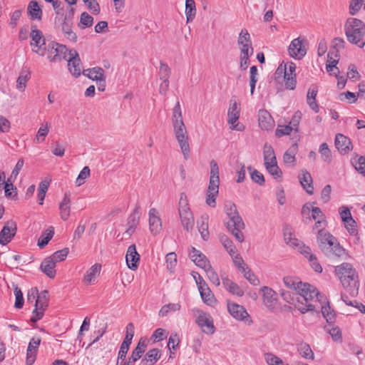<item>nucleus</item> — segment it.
<instances>
[{
  "mask_svg": "<svg viewBox=\"0 0 365 365\" xmlns=\"http://www.w3.org/2000/svg\"><path fill=\"white\" fill-rule=\"evenodd\" d=\"M185 12L187 23L192 21L196 15V6L194 0H185Z\"/></svg>",
  "mask_w": 365,
  "mask_h": 365,
  "instance_id": "obj_39",
  "label": "nucleus"
},
{
  "mask_svg": "<svg viewBox=\"0 0 365 365\" xmlns=\"http://www.w3.org/2000/svg\"><path fill=\"white\" fill-rule=\"evenodd\" d=\"M238 119L239 115H232L228 119V123L232 130L242 131L245 129V125L242 123L237 122Z\"/></svg>",
  "mask_w": 365,
  "mask_h": 365,
  "instance_id": "obj_57",
  "label": "nucleus"
},
{
  "mask_svg": "<svg viewBox=\"0 0 365 365\" xmlns=\"http://www.w3.org/2000/svg\"><path fill=\"white\" fill-rule=\"evenodd\" d=\"M288 51L290 56L297 59L302 58L307 53V50L302 45V41L300 40V38H294L291 42Z\"/></svg>",
  "mask_w": 365,
  "mask_h": 365,
  "instance_id": "obj_20",
  "label": "nucleus"
},
{
  "mask_svg": "<svg viewBox=\"0 0 365 365\" xmlns=\"http://www.w3.org/2000/svg\"><path fill=\"white\" fill-rule=\"evenodd\" d=\"M319 153L323 161L330 163L332 160L331 153L327 143H323L319 146Z\"/></svg>",
  "mask_w": 365,
  "mask_h": 365,
  "instance_id": "obj_43",
  "label": "nucleus"
},
{
  "mask_svg": "<svg viewBox=\"0 0 365 365\" xmlns=\"http://www.w3.org/2000/svg\"><path fill=\"white\" fill-rule=\"evenodd\" d=\"M258 121L259 126L264 130H272L275 125L272 115H259Z\"/></svg>",
  "mask_w": 365,
  "mask_h": 365,
  "instance_id": "obj_37",
  "label": "nucleus"
},
{
  "mask_svg": "<svg viewBox=\"0 0 365 365\" xmlns=\"http://www.w3.org/2000/svg\"><path fill=\"white\" fill-rule=\"evenodd\" d=\"M280 294L285 302L291 304H294L297 308V304L299 303L298 301L296 299L298 295L297 292H294L292 294L289 291L281 290Z\"/></svg>",
  "mask_w": 365,
  "mask_h": 365,
  "instance_id": "obj_49",
  "label": "nucleus"
},
{
  "mask_svg": "<svg viewBox=\"0 0 365 365\" xmlns=\"http://www.w3.org/2000/svg\"><path fill=\"white\" fill-rule=\"evenodd\" d=\"M160 358V351L158 349H153L145 354V359L155 364Z\"/></svg>",
  "mask_w": 365,
  "mask_h": 365,
  "instance_id": "obj_59",
  "label": "nucleus"
},
{
  "mask_svg": "<svg viewBox=\"0 0 365 365\" xmlns=\"http://www.w3.org/2000/svg\"><path fill=\"white\" fill-rule=\"evenodd\" d=\"M298 351L303 358L314 359V353L308 344L301 343L299 345Z\"/></svg>",
  "mask_w": 365,
  "mask_h": 365,
  "instance_id": "obj_44",
  "label": "nucleus"
},
{
  "mask_svg": "<svg viewBox=\"0 0 365 365\" xmlns=\"http://www.w3.org/2000/svg\"><path fill=\"white\" fill-rule=\"evenodd\" d=\"M48 124L47 123L42 124L40 128L38 129L36 136V140L38 143L42 142L44 140L45 137L47 135L48 133Z\"/></svg>",
  "mask_w": 365,
  "mask_h": 365,
  "instance_id": "obj_61",
  "label": "nucleus"
},
{
  "mask_svg": "<svg viewBox=\"0 0 365 365\" xmlns=\"http://www.w3.org/2000/svg\"><path fill=\"white\" fill-rule=\"evenodd\" d=\"M90 168L88 166H85L80 173L78 174V178L76 180V184L77 186H81L86 182V180L90 176Z\"/></svg>",
  "mask_w": 365,
  "mask_h": 365,
  "instance_id": "obj_55",
  "label": "nucleus"
},
{
  "mask_svg": "<svg viewBox=\"0 0 365 365\" xmlns=\"http://www.w3.org/2000/svg\"><path fill=\"white\" fill-rule=\"evenodd\" d=\"M317 244L322 252L328 257H342L346 250L339 245L336 238L327 230L320 229L317 237Z\"/></svg>",
  "mask_w": 365,
  "mask_h": 365,
  "instance_id": "obj_2",
  "label": "nucleus"
},
{
  "mask_svg": "<svg viewBox=\"0 0 365 365\" xmlns=\"http://www.w3.org/2000/svg\"><path fill=\"white\" fill-rule=\"evenodd\" d=\"M146 346L147 342L145 339H140L137 346L132 352L130 359H132L133 361H136L138 360L141 357L143 353L145 352Z\"/></svg>",
  "mask_w": 365,
  "mask_h": 365,
  "instance_id": "obj_41",
  "label": "nucleus"
},
{
  "mask_svg": "<svg viewBox=\"0 0 365 365\" xmlns=\"http://www.w3.org/2000/svg\"><path fill=\"white\" fill-rule=\"evenodd\" d=\"M180 305L178 303L176 304H168L166 305H164L161 307L159 315L160 317H165L170 312H177L180 310Z\"/></svg>",
  "mask_w": 365,
  "mask_h": 365,
  "instance_id": "obj_53",
  "label": "nucleus"
},
{
  "mask_svg": "<svg viewBox=\"0 0 365 365\" xmlns=\"http://www.w3.org/2000/svg\"><path fill=\"white\" fill-rule=\"evenodd\" d=\"M203 269L206 272L210 282L213 284H215L216 286H219L220 284V279L218 277L217 274L215 272V271L212 267V266L210 264L207 267H206L205 268H204Z\"/></svg>",
  "mask_w": 365,
  "mask_h": 365,
  "instance_id": "obj_51",
  "label": "nucleus"
},
{
  "mask_svg": "<svg viewBox=\"0 0 365 365\" xmlns=\"http://www.w3.org/2000/svg\"><path fill=\"white\" fill-rule=\"evenodd\" d=\"M199 292L205 303L211 305L214 302V296L206 283H203V285H199Z\"/></svg>",
  "mask_w": 365,
  "mask_h": 365,
  "instance_id": "obj_35",
  "label": "nucleus"
},
{
  "mask_svg": "<svg viewBox=\"0 0 365 365\" xmlns=\"http://www.w3.org/2000/svg\"><path fill=\"white\" fill-rule=\"evenodd\" d=\"M225 211L230 219L227 222V229L238 242H242L245 237L242 230L245 228V224L237 212L236 205L231 201H227L225 204Z\"/></svg>",
  "mask_w": 365,
  "mask_h": 365,
  "instance_id": "obj_5",
  "label": "nucleus"
},
{
  "mask_svg": "<svg viewBox=\"0 0 365 365\" xmlns=\"http://www.w3.org/2000/svg\"><path fill=\"white\" fill-rule=\"evenodd\" d=\"M68 252V248H64L56 251L48 257L56 264V263L63 261L66 258Z\"/></svg>",
  "mask_w": 365,
  "mask_h": 365,
  "instance_id": "obj_48",
  "label": "nucleus"
},
{
  "mask_svg": "<svg viewBox=\"0 0 365 365\" xmlns=\"http://www.w3.org/2000/svg\"><path fill=\"white\" fill-rule=\"evenodd\" d=\"M283 282L287 288L297 292L296 299L299 303L297 304V309L301 313L304 314L315 309L317 305L313 304L312 301L317 302L319 292L314 287L291 277H284Z\"/></svg>",
  "mask_w": 365,
  "mask_h": 365,
  "instance_id": "obj_1",
  "label": "nucleus"
},
{
  "mask_svg": "<svg viewBox=\"0 0 365 365\" xmlns=\"http://www.w3.org/2000/svg\"><path fill=\"white\" fill-rule=\"evenodd\" d=\"M222 284L225 289L239 297H242L244 294L243 290L234 282L228 278L223 279Z\"/></svg>",
  "mask_w": 365,
  "mask_h": 365,
  "instance_id": "obj_34",
  "label": "nucleus"
},
{
  "mask_svg": "<svg viewBox=\"0 0 365 365\" xmlns=\"http://www.w3.org/2000/svg\"><path fill=\"white\" fill-rule=\"evenodd\" d=\"M261 292H262L263 304L267 308H273L277 302L276 292L269 287H263Z\"/></svg>",
  "mask_w": 365,
  "mask_h": 365,
  "instance_id": "obj_25",
  "label": "nucleus"
},
{
  "mask_svg": "<svg viewBox=\"0 0 365 365\" xmlns=\"http://www.w3.org/2000/svg\"><path fill=\"white\" fill-rule=\"evenodd\" d=\"M83 73L90 79L96 81L105 77L104 71L100 67H94L93 68L83 70Z\"/></svg>",
  "mask_w": 365,
  "mask_h": 365,
  "instance_id": "obj_36",
  "label": "nucleus"
},
{
  "mask_svg": "<svg viewBox=\"0 0 365 365\" xmlns=\"http://www.w3.org/2000/svg\"><path fill=\"white\" fill-rule=\"evenodd\" d=\"M297 153V144L294 143L284 153V163L285 164H292L294 165L296 161L295 155Z\"/></svg>",
  "mask_w": 365,
  "mask_h": 365,
  "instance_id": "obj_40",
  "label": "nucleus"
},
{
  "mask_svg": "<svg viewBox=\"0 0 365 365\" xmlns=\"http://www.w3.org/2000/svg\"><path fill=\"white\" fill-rule=\"evenodd\" d=\"M198 230L204 240H207L209 237L208 232V216H202L200 220L197 222Z\"/></svg>",
  "mask_w": 365,
  "mask_h": 365,
  "instance_id": "obj_38",
  "label": "nucleus"
},
{
  "mask_svg": "<svg viewBox=\"0 0 365 365\" xmlns=\"http://www.w3.org/2000/svg\"><path fill=\"white\" fill-rule=\"evenodd\" d=\"M198 316L196 319V323L202 329V331L207 334H212L215 328L213 324V320L209 314L198 311Z\"/></svg>",
  "mask_w": 365,
  "mask_h": 365,
  "instance_id": "obj_15",
  "label": "nucleus"
},
{
  "mask_svg": "<svg viewBox=\"0 0 365 365\" xmlns=\"http://www.w3.org/2000/svg\"><path fill=\"white\" fill-rule=\"evenodd\" d=\"M68 68L71 73L75 76H81L83 70L81 58L76 50L71 49L68 51Z\"/></svg>",
  "mask_w": 365,
  "mask_h": 365,
  "instance_id": "obj_12",
  "label": "nucleus"
},
{
  "mask_svg": "<svg viewBox=\"0 0 365 365\" xmlns=\"http://www.w3.org/2000/svg\"><path fill=\"white\" fill-rule=\"evenodd\" d=\"M351 163L360 174L365 176V156H356L351 160Z\"/></svg>",
  "mask_w": 365,
  "mask_h": 365,
  "instance_id": "obj_45",
  "label": "nucleus"
},
{
  "mask_svg": "<svg viewBox=\"0 0 365 365\" xmlns=\"http://www.w3.org/2000/svg\"><path fill=\"white\" fill-rule=\"evenodd\" d=\"M335 273L339 277L344 288L351 295L358 294L359 282L358 274L353 266L349 263H342L336 266Z\"/></svg>",
  "mask_w": 365,
  "mask_h": 365,
  "instance_id": "obj_3",
  "label": "nucleus"
},
{
  "mask_svg": "<svg viewBox=\"0 0 365 365\" xmlns=\"http://www.w3.org/2000/svg\"><path fill=\"white\" fill-rule=\"evenodd\" d=\"M293 131L292 127L289 125V123H286L285 124H279L278 128L275 131V135L278 138H280L285 135H289L291 132Z\"/></svg>",
  "mask_w": 365,
  "mask_h": 365,
  "instance_id": "obj_54",
  "label": "nucleus"
},
{
  "mask_svg": "<svg viewBox=\"0 0 365 365\" xmlns=\"http://www.w3.org/2000/svg\"><path fill=\"white\" fill-rule=\"evenodd\" d=\"M190 257L197 266L202 269L210 265V262L205 255L193 247H192V253L190 254Z\"/></svg>",
  "mask_w": 365,
  "mask_h": 365,
  "instance_id": "obj_26",
  "label": "nucleus"
},
{
  "mask_svg": "<svg viewBox=\"0 0 365 365\" xmlns=\"http://www.w3.org/2000/svg\"><path fill=\"white\" fill-rule=\"evenodd\" d=\"M31 78V71L27 68H23L16 80V88L23 92L26 87V83Z\"/></svg>",
  "mask_w": 365,
  "mask_h": 365,
  "instance_id": "obj_32",
  "label": "nucleus"
},
{
  "mask_svg": "<svg viewBox=\"0 0 365 365\" xmlns=\"http://www.w3.org/2000/svg\"><path fill=\"white\" fill-rule=\"evenodd\" d=\"M27 14L31 20H41L43 11L36 0L29 2L27 7Z\"/></svg>",
  "mask_w": 365,
  "mask_h": 365,
  "instance_id": "obj_28",
  "label": "nucleus"
},
{
  "mask_svg": "<svg viewBox=\"0 0 365 365\" xmlns=\"http://www.w3.org/2000/svg\"><path fill=\"white\" fill-rule=\"evenodd\" d=\"M32 42L31 46L33 47L32 51L40 56H44L46 53V40L42 32L38 30L36 26H32L30 34Z\"/></svg>",
  "mask_w": 365,
  "mask_h": 365,
  "instance_id": "obj_9",
  "label": "nucleus"
},
{
  "mask_svg": "<svg viewBox=\"0 0 365 365\" xmlns=\"http://www.w3.org/2000/svg\"><path fill=\"white\" fill-rule=\"evenodd\" d=\"M345 41L341 38H335L333 40L332 48L329 51L327 56V71L329 73H331L334 71V69H338L336 66L338 63V59H334L332 61L331 55L334 54L336 58L339 57V50L343 48L344 46Z\"/></svg>",
  "mask_w": 365,
  "mask_h": 365,
  "instance_id": "obj_11",
  "label": "nucleus"
},
{
  "mask_svg": "<svg viewBox=\"0 0 365 365\" xmlns=\"http://www.w3.org/2000/svg\"><path fill=\"white\" fill-rule=\"evenodd\" d=\"M158 75L161 81H168L170 78V69L166 63H164L162 61H160Z\"/></svg>",
  "mask_w": 365,
  "mask_h": 365,
  "instance_id": "obj_56",
  "label": "nucleus"
},
{
  "mask_svg": "<svg viewBox=\"0 0 365 365\" xmlns=\"http://www.w3.org/2000/svg\"><path fill=\"white\" fill-rule=\"evenodd\" d=\"M284 237L286 243L290 246L298 247L299 245V242L297 239L292 237V233L288 228L284 230Z\"/></svg>",
  "mask_w": 365,
  "mask_h": 365,
  "instance_id": "obj_60",
  "label": "nucleus"
},
{
  "mask_svg": "<svg viewBox=\"0 0 365 365\" xmlns=\"http://www.w3.org/2000/svg\"><path fill=\"white\" fill-rule=\"evenodd\" d=\"M140 217V207H137L128 218V226L137 227Z\"/></svg>",
  "mask_w": 365,
  "mask_h": 365,
  "instance_id": "obj_50",
  "label": "nucleus"
},
{
  "mask_svg": "<svg viewBox=\"0 0 365 365\" xmlns=\"http://www.w3.org/2000/svg\"><path fill=\"white\" fill-rule=\"evenodd\" d=\"M263 157L265 167L277 163L274 149L272 145L267 143L264 145Z\"/></svg>",
  "mask_w": 365,
  "mask_h": 365,
  "instance_id": "obj_30",
  "label": "nucleus"
},
{
  "mask_svg": "<svg viewBox=\"0 0 365 365\" xmlns=\"http://www.w3.org/2000/svg\"><path fill=\"white\" fill-rule=\"evenodd\" d=\"M299 182L304 189L309 195L314 192V187L312 185V178L309 172L305 170H301L299 175Z\"/></svg>",
  "mask_w": 365,
  "mask_h": 365,
  "instance_id": "obj_27",
  "label": "nucleus"
},
{
  "mask_svg": "<svg viewBox=\"0 0 365 365\" xmlns=\"http://www.w3.org/2000/svg\"><path fill=\"white\" fill-rule=\"evenodd\" d=\"M227 309L230 315L237 320L247 322L249 314L243 306L236 303H227Z\"/></svg>",
  "mask_w": 365,
  "mask_h": 365,
  "instance_id": "obj_19",
  "label": "nucleus"
},
{
  "mask_svg": "<svg viewBox=\"0 0 365 365\" xmlns=\"http://www.w3.org/2000/svg\"><path fill=\"white\" fill-rule=\"evenodd\" d=\"M220 241L225 249L227 250V252L230 254L231 257L236 254L235 246L233 245L232 240H230L227 236H222L220 238Z\"/></svg>",
  "mask_w": 365,
  "mask_h": 365,
  "instance_id": "obj_46",
  "label": "nucleus"
},
{
  "mask_svg": "<svg viewBox=\"0 0 365 365\" xmlns=\"http://www.w3.org/2000/svg\"><path fill=\"white\" fill-rule=\"evenodd\" d=\"M173 132L185 160L190 158V148L186 126L182 115H173L172 118Z\"/></svg>",
  "mask_w": 365,
  "mask_h": 365,
  "instance_id": "obj_6",
  "label": "nucleus"
},
{
  "mask_svg": "<svg viewBox=\"0 0 365 365\" xmlns=\"http://www.w3.org/2000/svg\"><path fill=\"white\" fill-rule=\"evenodd\" d=\"M41 341L40 336H34L31 339L26 350V363L27 365H32L34 363Z\"/></svg>",
  "mask_w": 365,
  "mask_h": 365,
  "instance_id": "obj_17",
  "label": "nucleus"
},
{
  "mask_svg": "<svg viewBox=\"0 0 365 365\" xmlns=\"http://www.w3.org/2000/svg\"><path fill=\"white\" fill-rule=\"evenodd\" d=\"M345 34L349 42L364 48L365 46V24L355 18H349L344 25Z\"/></svg>",
  "mask_w": 365,
  "mask_h": 365,
  "instance_id": "obj_4",
  "label": "nucleus"
},
{
  "mask_svg": "<svg viewBox=\"0 0 365 365\" xmlns=\"http://www.w3.org/2000/svg\"><path fill=\"white\" fill-rule=\"evenodd\" d=\"M168 269L172 272L177 264V255L175 252H170L165 257Z\"/></svg>",
  "mask_w": 365,
  "mask_h": 365,
  "instance_id": "obj_62",
  "label": "nucleus"
},
{
  "mask_svg": "<svg viewBox=\"0 0 365 365\" xmlns=\"http://www.w3.org/2000/svg\"><path fill=\"white\" fill-rule=\"evenodd\" d=\"M155 208H151L148 212L150 230L153 235H158L162 228L161 220Z\"/></svg>",
  "mask_w": 365,
  "mask_h": 365,
  "instance_id": "obj_22",
  "label": "nucleus"
},
{
  "mask_svg": "<svg viewBox=\"0 0 365 365\" xmlns=\"http://www.w3.org/2000/svg\"><path fill=\"white\" fill-rule=\"evenodd\" d=\"M55 267H56V264L49 257H46L41 262V266H40V269L47 277H48L51 279H53L56 276Z\"/></svg>",
  "mask_w": 365,
  "mask_h": 365,
  "instance_id": "obj_29",
  "label": "nucleus"
},
{
  "mask_svg": "<svg viewBox=\"0 0 365 365\" xmlns=\"http://www.w3.org/2000/svg\"><path fill=\"white\" fill-rule=\"evenodd\" d=\"M312 303L317 304V309H321L322 315L326 319L328 323H332L335 319V313L333 309H331L329 302L325 297H324L320 293L318 299L312 301Z\"/></svg>",
  "mask_w": 365,
  "mask_h": 365,
  "instance_id": "obj_13",
  "label": "nucleus"
},
{
  "mask_svg": "<svg viewBox=\"0 0 365 365\" xmlns=\"http://www.w3.org/2000/svg\"><path fill=\"white\" fill-rule=\"evenodd\" d=\"M17 230L16 224L14 221H8L0 232V244L6 245L11 242L15 236Z\"/></svg>",
  "mask_w": 365,
  "mask_h": 365,
  "instance_id": "obj_16",
  "label": "nucleus"
},
{
  "mask_svg": "<svg viewBox=\"0 0 365 365\" xmlns=\"http://www.w3.org/2000/svg\"><path fill=\"white\" fill-rule=\"evenodd\" d=\"M48 58L51 62H59L63 59H67L68 50L66 46L56 42H51L48 46Z\"/></svg>",
  "mask_w": 365,
  "mask_h": 365,
  "instance_id": "obj_10",
  "label": "nucleus"
},
{
  "mask_svg": "<svg viewBox=\"0 0 365 365\" xmlns=\"http://www.w3.org/2000/svg\"><path fill=\"white\" fill-rule=\"evenodd\" d=\"M135 333V327L133 323H129L126 327V333L123 344L130 346Z\"/></svg>",
  "mask_w": 365,
  "mask_h": 365,
  "instance_id": "obj_58",
  "label": "nucleus"
},
{
  "mask_svg": "<svg viewBox=\"0 0 365 365\" xmlns=\"http://www.w3.org/2000/svg\"><path fill=\"white\" fill-rule=\"evenodd\" d=\"M335 147L341 154H346L352 150V145L350 139L346 136L337 133L335 136Z\"/></svg>",
  "mask_w": 365,
  "mask_h": 365,
  "instance_id": "obj_21",
  "label": "nucleus"
},
{
  "mask_svg": "<svg viewBox=\"0 0 365 365\" xmlns=\"http://www.w3.org/2000/svg\"><path fill=\"white\" fill-rule=\"evenodd\" d=\"M14 295L16 297L15 307L21 309L24 305V297L21 289L16 286L14 289Z\"/></svg>",
  "mask_w": 365,
  "mask_h": 365,
  "instance_id": "obj_63",
  "label": "nucleus"
},
{
  "mask_svg": "<svg viewBox=\"0 0 365 365\" xmlns=\"http://www.w3.org/2000/svg\"><path fill=\"white\" fill-rule=\"evenodd\" d=\"M71 193L66 192L59 203V211L61 218L66 221L68 219L71 214Z\"/></svg>",
  "mask_w": 365,
  "mask_h": 365,
  "instance_id": "obj_24",
  "label": "nucleus"
},
{
  "mask_svg": "<svg viewBox=\"0 0 365 365\" xmlns=\"http://www.w3.org/2000/svg\"><path fill=\"white\" fill-rule=\"evenodd\" d=\"M317 88L315 86L309 88L307 95V101L311 109L314 113L319 112V106L316 102Z\"/></svg>",
  "mask_w": 365,
  "mask_h": 365,
  "instance_id": "obj_33",
  "label": "nucleus"
},
{
  "mask_svg": "<svg viewBox=\"0 0 365 365\" xmlns=\"http://www.w3.org/2000/svg\"><path fill=\"white\" fill-rule=\"evenodd\" d=\"M237 43L240 46V53H250L253 54V48L252 47V41L250 35L247 29H242L238 36Z\"/></svg>",
  "mask_w": 365,
  "mask_h": 365,
  "instance_id": "obj_18",
  "label": "nucleus"
},
{
  "mask_svg": "<svg viewBox=\"0 0 365 365\" xmlns=\"http://www.w3.org/2000/svg\"><path fill=\"white\" fill-rule=\"evenodd\" d=\"M125 259L129 269L135 270L138 268L140 255L136 251L135 245H131L128 247Z\"/></svg>",
  "mask_w": 365,
  "mask_h": 365,
  "instance_id": "obj_23",
  "label": "nucleus"
},
{
  "mask_svg": "<svg viewBox=\"0 0 365 365\" xmlns=\"http://www.w3.org/2000/svg\"><path fill=\"white\" fill-rule=\"evenodd\" d=\"M55 24L56 28L61 31L67 39L73 42L76 41L77 36L72 30L73 21L63 19L61 16L56 18Z\"/></svg>",
  "mask_w": 365,
  "mask_h": 365,
  "instance_id": "obj_14",
  "label": "nucleus"
},
{
  "mask_svg": "<svg viewBox=\"0 0 365 365\" xmlns=\"http://www.w3.org/2000/svg\"><path fill=\"white\" fill-rule=\"evenodd\" d=\"M101 265L99 264H93L84 275V278L83 282L86 285L91 284L92 282L95 281L97 277L100 274L101 272Z\"/></svg>",
  "mask_w": 365,
  "mask_h": 365,
  "instance_id": "obj_31",
  "label": "nucleus"
},
{
  "mask_svg": "<svg viewBox=\"0 0 365 365\" xmlns=\"http://www.w3.org/2000/svg\"><path fill=\"white\" fill-rule=\"evenodd\" d=\"M264 360L269 365H289L284 364L279 357L269 352L264 354Z\"/></svg>",
  "mask_w": 365,
  "mask_h": 365,
  "instance_id": "obj_52",
  "label": "nucleus"
},
{
  "mask_svg": "<svg viewBox=\"0 0 365 365\" xmlns=\"http://www.w3.org/2000/svg\"><path fill=\"white\" fill-rule=\"evenodd\" d=\"M178 214L184 229L187 232H190L193 229L195 220L189 207L187 195L184 192H182L180 196Z\"/></svg>",
  "mask_w": 365,
  "mask_h": 365,
  "instance_id": "obj_7",
  "label": "nucleus"
},
{
  "mask_svg": "<svg viewBox=\"0 0 365 365\" xmlns=\"http://www.w3.org/2000/svg\"><path fill=\"white\" fill-rule=\"evenodd\" d=\"M54 235V229L49 227L39 237L38 240V246L40 248L44 247L48 242L52 239Z\"/></svg>",
  "mask_w": 365,
  "mask_h": 365,
  "instance_id": "obj_42",
  "label": "nucleus"
},
{
  "mask_svg": "<svg viewBox=\"0 0 365 365\" xmlns=\"http://www.w3.org/2000/svg\"><path fill=\"white\" fill-rule=\"evenodd\" d=\"M48 306V292L47 290L42 291L38 294L35 300V309L31 318L32 322H36L40 320L44 314V312Z\"/></svg>",
  "mask_w": 365,
  "mask_h": 365,
  "instance_id": "obj_8",
  "label": "nucleus"
},
{
  "mask_svg": "<svg viewBox=\"0 0 365 365\" xmlns=\"http://www.w3.org/2000/svg\"><path fill=\"white\" fill-rule=\"evenodd\" d=\"M93 23V18L87 12H83L81 15L78 27L81 29L91 27Z\"/></svg>",
  "mask_w": 365,
  "mask_h": 365,
  "instance_id": "obj_47",
  "label": "nucleus"
},
{
  "mask_svg": "<svg viewBox=\"0 0 365 365\" xmlns=\"http://www.w3.org/2000/svg\"><path fill=\"white\" fill-rule=\"evenodd\" d=\"M245 277L254 286H257L259 284L260 282L257 277L252 272L250 269L246 271L245 269H243V272Z\"/></svg>",
  "mask_w": 365,
  "mask_h": 365,
  "instance_id": "obj_64",
  "label": "nucleus"
}]
</instances>
